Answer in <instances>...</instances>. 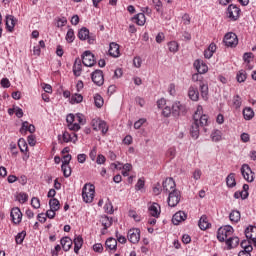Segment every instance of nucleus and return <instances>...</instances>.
Masks as SVG:
<instances>
[{
    "label": "nucleus",
    "instance_id": "nucleus-1",
    "mask_svg": "<svg viewBox=\"0 0 256 256\" xmlns=\"http://www.w3.org/2000/svg\"><path fill=\"white\" fill-rule=\"evenodd\" d=\"M207 125H209V116L203 114V106L198 105L190 128L191 137L193 139H199V127H207Z\"/></svg>",
    "mask_w": 256,
    "mask_h": 256
},
{
    "label": "nucleus",
    "instance_id": "nucleus-2",
    "mask_svg": "<svg viewBox=\"0 0 256 256\" xmlns=\"http://www.w3.org/2000/svg\"><path fill=\"white\" fill-rule=\"evenodd\" d=\"M82 198L84 203H93V199H95V185L85 184L82 188Z\"/></svg>",
    "mask_w": 256,
    "mask_h": 256
},
{
    "label": "nucleus",
    "instance_id": "nucleus-3",
    "mask_svg": "<svg viewBox=\"0 0 256 256\" xmlns=\"http://www.w3.org/2000/svg\"><path fill=\"white\" fill-rule=\"evenodd\" d=\"M232 235H233V227L224 226V227H221L218 229L217 239L221 243H223V241L227 242V239H230L232 237Z\"/></svg>",
    "mask_w": 256,
    "mask_h": 256
},
{
    "label": "nucleus",
    "instance_id": "nucleus-4",
    "mask_svg": "<svg viewBox=\"0 0 256 256\" xmlns=\"http://www.w3.org/2000/svg\"><path fill=\"white\" fill-rule=\"evenodd\" d=\"M240 171L245 181H247L248 183H253L255 181V172L251 170V167L249 166V164H243L241 166Z\"/></svg>",
    "mask_w": 256,
    "mask_h": 256
},
{
    "label": "nucleus",
    "instance_id": "nucleus-5",
    "mask_svg": "<svg viewBox=\"0 0 256 256\" xmlns=\"http://www.w3.org/2000/svg\"><path fill=\"white\" fill-rule=\"evenodd\" d=\"M82 63L85 67H93L97 60H95V55L87 50L82 54Z\"/></svg>",
    "mask_w": 256,
    "mask_h": 256
},
{
    "label": "nucleus",
    "instance_id": "nucleus-6",
    "mask_svg": "<svg viewBox=\"0 0 256 256\" xmlns=\"http://www.w3.org/2000/svg\"><path fill=\"white\" fill-rule=\"evenodd\" d=\"M187 113V107L185 104H182L179 101H176L172 105V115L173 117H181V115H185Z\"/></svg>",
    "mask_w": 256,
    "mask_h": 256
},
{
    "label": "nucleus",
    "instance_id": "nucleus-7",
    "mask_svg": "<svg viewBox=\"0 0 256 256\" xmlns=\"http://www.w3.org/2000/svg\"><path fill=\"white\" fill-rule=\"evenodd\" d=\"M179 201H181V192L179 190L171 191L168 196L169 207H177Z\"/></svg>",
    "mask_w": 256,
    "mask_h": 256
},
{
    "label": "nucleus",
    "instance_id": "nucleus-8",
    "mask_svg": "<svg viewBox=\"0 0 256 256\" xmlns=\"http://www.w3.org/2000/svg\"><path fill=\"white\" fill-rule=\"evenodd\" d=\"M224 43L226 47H237L239 43V39L237 38V34L233 32H229L224 36Z\"/></svg>",
    "mask_w": 256,
    "mask_h": 256
},
{
    "label": "nucleus",
    "instance_id": "nucleus-9",
    "mask_svg": "<svg viewBox=\"0 0 256 256\" xmlns=\"http://www.w3.org/2000/svg\"><path fill=\"white\" fill-rule=\"evenodd\" d=\"M241 15V9L237 5H229L227 9V16L231 21H237Z\"/></svg>",
    "mask_w": 256,
    "mask_h": 256
},
{
    "label": "nucleus",
    "instance_id": "nucleus-10",
    "mask_svg": "<svg viewBox=\"0 0 256 256\" xmlns=\"http://www.w3.org/2000/svg\"><path fill=\"white\" fill-rule=\"evenodd\" d=\"M59 143H77V134L75 132H63L62 140L61 135L58 136Z\"/></svg>",
    "mask_w": 256,
    "mask_h": 256
},
{
    "label": "nucleus",
    "instance_id": "nucleus-11",
    "mask_svg": "<svg viewBox=\"0 0 256 256\" xmlns=\"http://www.w3.org/2000/svg\"><path fill=\"white\" fill-rule=\"evenodd\" d=\"M127 239L130 243H139L141 239V230L138 228H133L128 231Z\"/></svg>",
    "mask_w": 256,
    "mask_h": 256
},
{
    "label": "nucleus",
    "instance_id": "nucleus-12",
    "mask_svg": "<svg viewBox=\"0 0 256 256\" xmlns=\"http://www.w3.org/2000/svg\"><path fill=\"white\" fill-rule=\"evenodd\" d=\"M10 216L14 225H19L23 221V213L19 207L12 208Z\"/></svg>",
    "mask_w": 256,
    "mask_h": 256
},
{
    "label": "nucleus",
    "instance_id": "nucleus-13",
    "mask_svg": "<svg viewBox=\"0 0 256 256\" xmlns=\"http://www.w3.org/2000/svg\"><path fill=\"white\" fill-rule=\"evenodd\" d=\"M91 79L95 85L101 87L103 83H105V77L103 76V72L101 70H95L91 74Z\"/></svg>",
    "mask_w": 256,
    "mask_h": 256
},
{
    "label": "nucleus",
    "instance_id": "nucleus-14",
    "mask_svg": "<svg viewBox=\"0 0 256 256\" xmlns=\"http://www.w3.org/2000/svg\"><path fill=\"white\" fill-rule=\"evenodd\" d=\"M148 213L151 215V217H154L155 219H159L161 215V206L158 203L153 202L148 207Z\"/></svg>",
    "mask_w": 256,
    "mask_h": 256
},
{
    "label": "nucleus",
    "instance_id": "nucleus-15",
    "mask_svg": "<svg viewBox=\"0 0 256 256\" xmlns=\"http://www.w3.org/2000/svg\"><path fill=\"white\" fill-rule=\"evenodd\" d=\"M245 236L256 247V226H248L245 229Z\"/></svg>",
    "mask_w": 256,
    "mask_h": 256
},
{
    "label": "nucleus",
    "instance_id": "nucleus-16",
    "mask_svg": "<svg viewBox=\"0 0 256 256\" xmlns=\"http://www.w3.org/2000/svg\"><path fill=\"white\" fill-rule=\"evenodd\" d=\"M163 191H166V193H171V191H175V187H177V184H175V180L173 178H166L165 181L162 184Z\"/></svg>",
    "mask_w": 256,
    "mask_h": 256
},
{
    "label": "nucleus",
    "instance_id": "nucleus-17",
    "mask_svg": "<svg viewBox=\"0 0 256 256\" xmlns=\"http://www.w3.org/2000/svg\"><path fill=\"white\" fill-rule=\"evenodd\" d=\"M193 65L199 75H203L209 71V67L203 62V60H195Z\"/></svg>",
    "mask_w": 256,
    "mask_h": 256
},
{
    "label": "nucleus",
    "instance_id": "nucleus-18",
    "mask_svg": "<svg viewBox=\"0 0 256 256\" xmlns=\"http://www.w3.org/2000/svg\"><path fill=\"white\" fill-rule=\"evenodd\" d=\"M188 97L191 101H199V88L196 85L188 88Z\"/></svg>",
    "mask_w": 256,
    "mask_h": 256
},
{
    "label": "nucleus",
    "instance_id": "nucleus-19",
    "mask_svg": "<svg viewBox=\"0 0 256 256\" xmlns=\"http://www.w3.org/2000/svg\"><path fill=\"white\" fill-rule=\"evenodd\" d=\"M187 219V214L183 211L176 212L172 217V223L173 225H179L182 221H185Z\"/></svg>",
    "mask_w": 256,
    "mask_h": 256
},
{
    "label": "nucleus",
    "instance_id": "nucleus-20",
    "mask_svg": "<svg viewBox=\"0 0 256 256\" xmlns=\"http://www.w3.org/2000/svg\"><path fill=\"white\" fill-rule=\"evenodd\" d=\"M63 251L67 252L73 247V240L69 236H65L60 240Z\"/></svg>",
    "mask_w": 256,
    "mask_h": 256
},
{
    "label": "nucleus",
    "instance_id": "nucleus-21",
    "mask_svg": "<svg viewBox=\"0 0 256 256\" xmlns=\"http://www.w3.org/2000/svg\"><path fill=\"white\" fill-rule=\"evenodd\" d=\"M72 243H74V253H76V255H79V251H81V248L83 247V236H75Z\"/></svg>",
    "mask_w": 256,
    "mask_h": 256
},
{
    "label": "nucleus",
    "instance_id": "nucleus-22",
    "mask_svg": "<svg viewBox=\"0 0 256 256\" xmlns=\"http://www.w3.org/2000/svg\"><path fill=\"white\" fill-rule=\"evenodd\" d=\"M119 49H120L119 44L115 42H111L108 53L111 57H119V55H121V51Z\"/></svg>",
    "mask_w": 256,
    "mask_h": 256
},
{
    "label": "nucleus",
    "instance_id": "nucleus-23",
    "mask_svg": "<svg viewBox=\"0 0 256 256\" xmlns=\"http://www.w3.org/2000/svg\"><path fill=\"white\" fill-rule=\"evenodd\" d=\"M101 223L104 226V228L102 229V235H105L107 229H109V227L113 225V218H110L109 216H102Z\"/></svg>",
    "mask_w": 256,
    "mask_h": 256
},
{
    "label": "nucleus",
    "instance_id": "nucleus-24",
    "mask_svg": "<svg viewBox=\"0 0 256 256\" xmlns=\"http://www.w3.org/2000/svg\"><path fill=\"white\" fill-rule=\"evenodd\" d=\"M83 65L81 59L77 58L73 65V73L75 77H81V71H83Z\"/></svg>",
    "mask_w": 256,
    "mask_h": 256
},
{
    "label": "nucleus",
    "instance_id": "nucleus-25",
    "mask_svg": "<svg viewBox=\"0 0 256 256\" xmlns=\"http://www.w3.org/2000/svg\"><path fill=\"white\" fill-rule=\"evenodd\" d=\"M198 225L201 231H207V229L211 227V223H209V218H207V216L205 215L201 216Z\"/></svg>",
    "mask_w": 256,
    "mask_h": 256
},
{
    "label": "nucleus",
    "instance_id": "nucleus-26",
    "mask_svg": "<svg viewBox=\"0 0 256 256\" xmlns=\"http://www.w3.org/2000/svg\"><path fill=\"white\" fill-rule=\"evenodd\" d=\"M105 247L107 251H117V239L108 238L105 242Z\"/></svg>",
    "mask_w": 256,
    "mask_h": 256
},
{
    "label": "nucleus",
    "instance_id": "nucleus-27",
    "mask_svg": "<svg viewBox=\"0 0 256 256\" xmlns=\"http://www.w3.org/2000/svg\"><path fill=\"white\" fill-rule=\"evenodd\" d=\"M199 87L202 99L207 101V99H209V86L203 82H200Z\"/></svg>",
    "mask_w": 256,
    "mask_h": 256
},
{
    "label": "nucleus",
    "instance_id": "nucleus-28",
    "mask_svg": "<svg viewBox=\"0 0 256 256\" xmlns=\"http://www.w3.org/2000/svg\"><path fill=\"white\" fill-rule=\"evenodd\" d=\"M229 219L232 224L239 223L241 221V212L239 210H232L229 214Z\"/></svg>",
    "mask_w": 256,
    "mask_h": 256
},
{
    "label": "nucleus",
    "instance_id": "nucleus-29",
    "mask_svg": "<svg viewBox=\"0 0 256 256\" xmlns=\"http://www.w3.org/2000/svg\"><path fill=\"white\" fill-rule=\"evenodd\" d=\"M147 21V18H145L144 13H138L133 17V22L136 23V25H139L140 27H143Z\"/></svg>",
    "mask_w": 256,
    "mask_h": 256
},
{
    "label": "nucleus",
    "instance_id": "nucleus-30",
    "mask_svg": "<svg viewBox=\"0 0 256 256\" xmlns=\"http://www.w3.org/2000/svg\"><path fill=\"white\" fill-rule=\"evenodd\" d=\"M33 133L35 131V126L33 124H29V122L25 121L22 123V127L20 128V133Z\"/></svg>",
    "mask_w": 256,
    "mask_h": 256
},
{
    "label": "nucleus",
    "instance_id": "nucleus-31",
    "mask_svg": "<svg viewBox=\"0 0 256 256\" xmlns=\"http://www.w3.org/2000/svg\"><path fill=\"white\" fill-rule=\"evenodd\" d=\"M227 249H233V247H237L239 245V238L230 236L226 240Z\"/></svg>",
    "mask_w": 256,
    "mask_h": 256
},
{
    "label": "nucleus",
    "instance_id": "nucleus-32",
    "mask_svg": "<svg viewBox=\"0 0 256 256\" xmlns=\"http://www.w3.org/2000/svg\"><path fill=\"white\" fill-rule=\"evenodd\" d=\"M15 23H17V20H15L14 16H7L6 17V27L8 29V31H13V29H15Z\"/></svg>",
    "mask_w": 256,
    "mask_h": 256
},
{
    "label": "nucleus",
    "instance_id": "nucleus-33",
    "mask_svg": "<svg viewBox=\"0 0 256 256\" xmlns=\"http://www.w3.org/2000/svg\"><path fill=\"white\" fill-rule=\"evenodd\" d=\"M211 139L215 143H219V141H221L223 139V132H221V130H214V131H212Z\"/></svg>",
    "mask_w": 256,
    "mask_h": 256
},
{
    "label": "nucleus",
    "instance_id": "nucleus-34",
    "mask_svg": "<svg viewBox=\"0 0 256 256\" xmlns=\"http://www.w3.org/2000/svg\"><path fill=\"white\" fill-rule=\"evenodd\" d=\"M49 207L53 211H59V209H61V203L57 200V198H51L49 200Z\"/></svg>",
    "mask_w": 256,
    "mask_h": 256
},
{
    "label": "nucleus",
    "instance_id": "nucleus-35",
    "mask_svg": "<svg viewBox=\"0 0 256 256\" xmlns=\"http://www.w3.org/2000/svg\"><path fill=\"white\" fill-rule=\"evenodd\" d=\"M226 185L227 187L233 188L235 185H237V182L235 181V173H230L226 178Z\"/></svg>",
    "mask_w": 256,
    "mask_h": 256
},
{
    "label": "nucleus",
    "instance_id": "nucleus-36",
    "mask_svg": "<svg viewBox=\"0 0 256 256\" xmlns=\"http://www.w3.org/2000/svg\"><path fill=\"white\" fill-rule=\"evenodd\" d=\"M78 38L80 41H86V39H89V29L87 28H82L78 32Z\"/></svg>",
    "mask_w": 256,
    "mask_h": 256
},
{
    "label": "nucleus",
    "instance_id": "nucleus-37",
    "mask_svg": "<svg viewBox=\"0 0 256 256\" xmlns=\"http://www.w3.org/2000/svg\"><path fill=\"white\" fill-rule=\"evenodd\" d=\"M113 165H114L115 169H123L124 171H131V169H133V165H131L129 163H126L123 165L120 162H117V163H114Z\"/></svg>",
    "mask_w": 256,
    "mask_h": 256
},
{
    "label": "nucleus",
    "instance_id": "nucleus-38",
    "mask_svg": "<svg viewBox=\"0 0 256 256\" xmlns=\"http://www.w3.org/2000/svg\"><path fill=\"white\" fill-rule=\"evenodd\" d=\"M236 79L238 83H245V81L247 80V72H245V70H240L237 73Z\"/></svg>",
    "mask_w": 256,
    "mask_h": 256
},
{
    "label": "nucleus",
    "instance_id": "nucleus-39",
    "mask_svg": "<svg viewBox=\"0 0 256 256\" xmlns=\"http://www.w3.org/2000/svg\"><path fill=\"white\" fill-rule=\"evenodd\" d=\"M244 119L247 121L251 120L252 117H255V112L251 108H245L243 110Z\"/></svg>",
    "mask_w": 256,
    "mask_h": 256
},
{
    "label": "nucleus",
    "instance_id": "nucleus-40",
    "mask_svg": "<svg viewBox=\"0 0 256 256\" xmlns=\"http://www.w3.org/2000/svg\"><path fill=\"white\" fill-rule=\"evenodd\" d=\"M168 49H169L170 53H177V51H179V43H177V41L169 42Z\"/></svg>",
    "mask_w": 256,
    "mask_h": 256
},
{
    "label": "nucleus",
    "instance_id": "nucleus-41",
    "mask_svg": "<svg viewBox=\"0 0 256 256\" xmlns=\"http://www.w3.org/2000/svg\"><path fill=\"white\" fill-rule=\"evenodd\" d=\"M251 243V240H243L240 244L243 251H253V246L251 245Z\"/></svg>",
    "mask_w": 256,
    "mask_h": 256
},
{
    "label": "nucleus",
    "instance_id": "nucleus-42",
    "mask_svg": "<svg viewBox=\"0 0 256 256\" xmlns=\"http://www.w3.org/2000/svg\"><path fill=\"white\" fill-rule=\"evenodd\" d=\"M18 147H19L21 153H25V152L29 151V146H27V142H25L24 139H20L18 141Z\"/></svg>",
    "mask_w": 256,
    "mask_h": 256
},
{
    "label": "nucleus",
    "instance_id": "nucleus-43",
    "mask_svg": "<svg viewBox=\"0 0 256 256\" xmlns=\"http://www.w3.org/2000/svg\"><path fill=\"white\" fill-rule=\"evenodd\" d=\"M83 101V95L81 94H73L70 98V103L75 105V103H81Z\"/></svg>",
    "mask_w": 256,
    "mask_h": 256
},
{
    "label": "nucleus",
    "instance_id": "nucleus-44",
    "mask_svg": "<svg viewBox=\"0 0 256 256\" xmlns=\"http://www.w3.org/2000/svg\"><path fill=\"white\" fill-rule=\"evenodd\" d=\"M66 41L67 43H73V41H75V31L71 28L67 31Z\"/></svg>",
    "mask_w": 256,
    "mask_h": 256
},
{
    "label": "nucleus",
    "instance_id": "nucleus-45",
    "mask_svg": "<svg viewBox=\"0 0 256 256\" xmlns=\"http://www.w3.org/2000/svg\"><path fill=\"white\" fill-rule=\"evenodd\" d=\"M98 131L102 132V135L107 134V132L109 131V126H107V122L106 121H101L99 126H98Z\"/></svg>",
    "mask_w": 256,
    "mask_h": 256
},
{
    "label": "nucleus",
    "instance_id": "nucleus-46",
    "mask_svg": "<svg viewBox=\"0 0 256 256\" xmlns=\"http://www.w3.org/2000/svg\"><path fill=\"white\" fill-rule=\"evenodd\" d=\"M232 103H233V107L235 109H239L241 107L243 101H242V99L240 98L239 95H236V96L233 97Z\"/></svg>",
    "mask_w": 256,
    "mask_h": 256
},
{
    "label": "nucleus",
    "instance_id": "nucleus-47",
    "mask_svg": "<svg viewBox=\"0 0 256 256\" xmlns=\"http://www.w3.org/2000/svg\"><path fill=\"white\" fill-rule=\"evenodd\" d=\"M61 169L64 177H71V167L69 164H62Z\"/></svg>",
    "mask_w": 256,
    "mask_h": 256
},
{
    "label": "nucleus",
    "instance_id": "nucleus-48",
    "mask_svg": "<svg viewBox=\"0 0 256 256\" xmlns=\"http://www.w3.org/2000/svg\"><path fill=\"white\" fill-rule=\"evenodd\" d=\"M26 236H27V232H25V231H22V232L18 233L17 236H16L17 245L23 244V241H25Z\"/></svg>",
    "mask_w": 256,
    "mask_h": 256
},
{
    "label": "nucleus",
    "instance_id": "nucleus-49",
    "mask_svg": "<svg viewBox=\"0 0 256 256\" xmlns=\"http://www.w3.org/2000/svg\"><path fill=\"white\" fill-rule=\"evenodd\" d=\"M94 103L95 105L98 107V109H100V107L103 105L104 101H103V97L99 94H96L94 96Z\"/></svg>",
    "mask_w": 256,
    "mask_h": 256
},
{
    "label": "nucleus",
    "instance_id": "nucleus-50",
    "mask_svg": "<svg viewBox=\"0 0 256 256\" xmlns=\"http://www.w3.org/2000/svg\"><path fill=\"white\" fill-rule=\"evenodd\" d=\"M240 197H241V199H247L249 197V192L236 191L234 193V198L240 199Z\"/></svg>",
    "mask_w": 256,
    "mask_h": 256
},
{
    "label": "nucleus",
    "instance_id": "nucleus-51",
    "mask_svg": "<svg viewBox=\"0 0 256 256\" xmlns=\"http://www.w3.org/2000/svg\"><path fill=\"white\" fill-rule=\"evenodd\" d=\"M18 201L19 203H27V201H29V195H27L25 192L19 193Z\"/></svg>",
    "mask_w": 256,
    "mask_h": 256
},
{
    "label": "nucleus",
    "instance_id": "nucleus-52",
    "mask_svg": "<svg viewBox=\"0 0 256 256\" xmlns=\"http://www.w3.org/2000/svg\"><path fill=\"white\" fill-rule=\"evenodd\" d=\"M31 205H32L33 209H40L41 200H39V198H37V197H33L31 199Z\"/></svg>",
    "mask_w": 256,
    "mask_h": 256
},
{
    "label": "nucleus",
    "instance_id": "nucleus-53",
    "mask_svg": "<svg viewBox=\"0 0 256 256\" xmlns=\"http://www.w3.org/2000/svg\"><path fill=\"white\" fill-rule=\"evenodd\" d=\"M177 155V150L175 147H171L167 150L166 156L169 157V159H175V156Z\"/></svg>",
    "mask_w": 256,
    "mask_h": 256
},
{
    "label": "nucleus",
    "instance_id": "nucleus-54",
    "mask_svg": "<svg viewBox=\"0 0 256 256\" xmlns=\"http://www.w3.org/2000/svg\"><path fill=\"white\" fill-rule=\"evenodd\" d=\"M152 3L154 5V9H156L158 13L163 9V2H161V0H152Z\"/></svg>",
    "mask_w": 256,
    "mask_h": 256
},
{
    "label": "nucleus",
    "instance_id": "nucleus-55",
    "mask_svg": "<svg viewBox=\"0 0 256 256\" xmlns=\"http://www.w3.org/2000/svg\"><path fill=\"white\" fill-rule=\"evenodd\" d=\"M145 187V180L143 178L138 179V182L135 185L136 191H141Z\"/></svg>",
    "mask_w": 256,
    "mask_h": 256
},
{
    "label": "nucleus",
    "instance_id": "nucleus-56",
    "mask_svg": "<svg viewBox=\"0 0 256 256\" xmlns=\"http://www.w3.org/2000/svg\"><path fill=\"white\" fill-rule=\"evenodd\" d=\"M171 113H173V108L169 107V106H165L162 110V115L164 117H169L171 115Z\"/></svg>",
    "mask_w": 256,
    "mask_h": 256
},
{
    "label": "nucleus",
    "instance_id": "nucleus-57",
    "mask_svg": "<svg viewBox=\"0 0 256 256\" xmlns=\"http://www.w3.org/2000/svg\"><path fill=\"white\" fill-rule=\"evenodd\" d=\"M68 129H70V131H79L81 126L77 122H72V124H68Z\"/></svg>",
    "mask_w": 256,
    "mask_h": 256
},
{
    "label": "nucleus",
    "instance_id": "nucleus-58",
    "mask_svg": "<svg viewBox=\"0 0 256 256\" xmlns=\"http://www.w3.org/2000/svg\"><path fill=\"white\" fill-rule=\"evenodd\" d=\"M101 119H99V118H96V119H93L92 120V122H91V124H92V127H93V129H94V131H99V125H100V123H101Z\"/></svg>",
    "mask_w": 256,
    "mask_h": 256
},
{
    "label": "nucleus",
    "instance_id": "nucleus-59",
    "mask_svg": "<svg viewBox=\"0 0 256 256\" xmlns=\"http://www.w3.org/2000/svg\"><path fill=\"white\" fill-rule=\"evenodd\" d=\"M105 161H107V158L103 154H99L96 159L97 165H105Z\"/></svg>",
    "mask_w": 256,
    "mask_h": 256
},
{
    "label": "nucleus",
    "instance_id": "nucleus-60",
    "mask_svg": "<svg viewBox=\"0 0 256 256\" xmlns=\"http://www.w3.org/2000/svg\"><path fill=\"white\" fill-rule=\"evenodd\" d=\"M147 120L145 118H141L139 119L138 121H136L134 123V129H141V127H143L144 123L146 122Z\"/></svg>",
    "mask_w": 256,
    "mask_h": 256
},
{
    "label": "nucleus",
    "instance_id": "nucleus-61",
    "mask_svg": "<svg viewBox=\"0 0 256 256\" xmlns=\"http://www.w3.org/2000/svg\"><path fill=\"white\" fill-rule=\"evenodd\" d=\"M240 139L242 143H249V141H251V136L248 133H242Z\"/></svg>",
    "mask_w": 256,
    "mask_h": 256
},
{
    "label": "nucleus",
    "instance_id": "nucleus-62",
    "mask_svg": "<svg viewBox=\"0 0 256 256\" xmlns=\"http://www.w3.org/2000/svg\"><path fill=\"white\" fill-rule=\"evenodd\" d=\"M57 213V210H53V209H49L46 212V217H48V219H55V215Z\"/></svg>",
    "mask_w": 256,
    "mask_h": 256
},
{
    "label": "nucleus",
    "instance_id": "nucleus-63",
    "mask_svg": "<svg viewBox=\"0 0 256 256\" xmlns=\"http://www.w3.org/2000/svg\"><path fill=\"white\" fill-rule=\"evenodd\" d=\"M104 209L106 213H109L110 215L113 213V204L111 202H108L104 205Z\"/></svg>",
    "mask_w": 256,
    "mask_h": 256
},
{
    "label": "nucleus",
    "instance_id": "nucleus-64",
    "mask_svg": "<svg viewBox=\"0 0 256 256\" xmlns=\"http://www.w3.org/2000/svg\"><path fill=\"white\" fill-rule=\"evenodd\" d=\"M76 123H79L80 125H85V118L83 114H76Z\"/></svg>",
    "mask_w": 256,
    "mask_h": 256
}]
</instances>
